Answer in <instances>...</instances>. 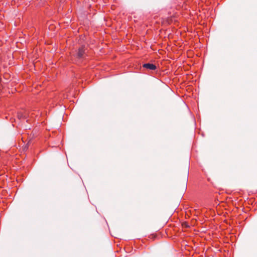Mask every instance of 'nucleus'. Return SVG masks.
Instances as JSON below:
<instances>
[{
	"mask_svg": "<svg viewBox=\"0 0 257 257\" xmlns=\"http://www.w3.org/2000/svg\"><path fill=\"white\" fill-rule=\"evenodd\" d=\"M84 53V50L83 47H81L78 49L77 53V57L78 58H81Z\"/></svg>",
	"mask_w": 257,
	"mask_h": 257,
	"instance_id": "obj_2",
	"label": "nucleus"
},
{
	"mask_svg": "<svg viewBox=\"0 0 257 257\" xmlns=\"http://www.w3.org/2000/svg\"><path fill=\"white\" fill-rule=\"evenodd\" d=\"M143 67L145 68H147L148 69L150 70H155L156 68V66L153 64H150V63H147L143 65Z\"/></svg>",
	"mask_w": 257,
	"mask_h": 257,
	"instance_id": "obj_1",
	"label": "nucleus"
}]
</instances>
